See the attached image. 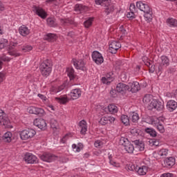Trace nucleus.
I'll return each mask as SVG.
<instances>
[{"mask_svg": "<svg viewBox=\"0 0 177 177\" xmlns=\"http://www.w3.org/2000/svg\"><path fill=\"white\" fill-rule=\"evenodd\" d=\"M136 7L138 9H140L141 12H145L144 17L147 23H150V21L153 20V12L149 5L142 1H137Z\"/></svg>", "mask_w": 177, "mask_h": 177, "instance_id": "f257e3e1", "label": "nucleus"}, {"mask_svg": "<svg viewBox=\"0 0 177 177\" xmlns=\"http://www.w3.org/2000/svg\"><path fill=\"white\" fill-rule=\"evenodd\" d=\"M39 70L43 77H48L52 72V64L50 60L46 59L39 66Z\"/></svg>", "mask_w": 177, "mask_h": 177, "instance_id": "f03ea898", "label": "nucleus"}, {"mask_svg": "<svg viewBox=\"0 0 177 177\" xmlns=\"http://www.w3.org/2000/svg\"><path fill=\"white\" fill-rule=\"evenodd\" d=\"M119 143L121 146L124 147V150H126L127 152L129 153L130 154H132V153H133V150H135V147H133V145H132L131 142H129L128 138L122 137L120 139Z\"/></svg>", "mask_w": 177, "mask_h": 177, "instance_id": "7ed1b4c3", "label": "nucleus"}, {"mask_svg": "<svg viewBox=\"0 0 177 177\" xmlns=\"http://www.w3.org/2000/svg\"><path fill=\"white\" fill-rule=\"evenodd\" d=\"M37 133V131L32 129H28L23 130L20 132L19 136L22 140H28V139H31L34 138Z\"/></svg>", "mask_w": 177, "mask_h": 177, "instance_id": "20e7f679", "label": "nucleus"}, {"mask_svg": "<svg viewBox=\"0 0 177 177\" xmlns=\"http://www.w3.org/2000/svg\"><path fill=\"white\" fill-rule=\"evenodd\" d=\"M102 7L104 8V13H106V16H109V15H110L111 13H113L115 10V6L114 4L111 3V1H105V3H104Z\"/></svg>", "mask_w": 177, "mask_h": 177, "instance_id": "39448f33", "label": "nucleus"}, {"mask_svg": "<svg viewBox=\"0 0 177 177\" xmlns=\"http://www.w3.org/2000/svg\"><path fill=\"white\" fill-rule=\"evenodd\" d=\"M33 124L35 127H37V128H39V129H41V131H45L48 127V125L46 124V121L45 120H44L43 118H36L34 121H33Z\"/></svg>", "mask_w": 177, "mask_h": 177, "instance_id": "423d86ee", "label": "nucleus"}, {"mask_svg": "<svg viewBox=\"0 0 177 177\" xmlns=\"http://www.w3.org/2000/svg\"><path fill=\"white\" fill-rule=\"evenodd\" d=\"M92 59L96 64H102L104 62L103 56L97 50H95L92 53Z\"/></svg>", "mask_w": 177, "mask_h": 177, "instance_id": "0eeeda50", "label": "nucleus"}, {"mask_svg": "<svg viewBox=\"0 0 177 177\" xmlns=\"http://www.w3.org/2000/svg\"><path fill=\"white\" fill-rule=\"evenodd\" d=\"M39 158L42 160V161H46V162H52V161L57 160V156L52 153H44L42 155H40Z\"/></svg>", "mask_w": 177, "mask_h": 177, "instance_id": "6e6552de", "label": "nucleus"}, {"mask_svg": "<svg viewBox=\"0 0 177 177\" xmlns=\"http://www.w3.org/2000/svg\"><path fill=\"white\" fill-rule=\"evenodd\" d=\"M28 111L30 114H35L39 115V117H43L44 114H45V111L43 109L35 106H30Z\"/></svg>", "mask_w": 177, "mask_h": 177, "instance_id": "1a4fd4ad", "label": "nucleus"}, {"mask_svg": "<svg viewBox=\"0 0 177 177\" xmlns=\"http://www.w3.org/2000/svg\"><path fill=\"white\" fill-rule=\"evenodd\" d=\"M33 12H35L36 15H37V16L41 19H46V17H48V14L46 12H45V10L41 7L34 6Z\"/></svg>", "mask_w": 177, "mask_h": 177, "instance_id": "9d476101", "label": "nucleus"}, {"mask_svg": "<svg viewBox=\"0 0 177 177\" xmlns=\"http://www.w3.org/2000/svg\"><path fill=\"white\" fill-rule=\"evenodd\" d=\"M120 48H121V44L120 42L115 41H111L109 44V52L112 55H115Z\"/></svg>", "mask_w": 177, "mask_h": 177, "instance_id": "9b49d317", "label": "nucleus"}, {"mask_svg": "<svg viewBox=\"0 0 177 177\" xmlns=\"http://www.w3.org/2000/svg\"><path fill=\"white\" fill-rule=\"evenodd\" d=\"M24 160L28 164H37V162H38L37 156L30 153H26L25 154Z\"/></svg>", "mask_w": 177, "mask_h": 177, "instance_id": "f8f14e48", "label": "nucleus"}, {"mask_svg": "<svg viewBox=\"0 0 177 177\" xmlns=\"http://www.w3.org/2000/svg\"><path fill=\"white\" fill-rule=\"evenodd\" d=\"M175 162H176V160L174 157H169L163 161L162 165L164 168H171L175 165Z\"/></svg>", "mask_w": 177, "mask_h": 177, "instance_id": "ddd939ff", "label": "nucleus"}, {"mask_svg": "<svg viewBox=\"0 0 177 177\" xmlns=\"http://www.w3.org/2000/svg\"><path fill=\"white\" fill-rule=\"evenodd\" d=\"M128 86H129V90L127 91L129 92H131V93H136V92H139V91H140V85L138 82H133V83H129L128 84Z\"/></svg>", "mask_w": 177, "mask_h": 177, "instance_id": "4468645a", "label": "nucleus"}, {"mask_svg": "<svg viewBox=\"0 0 177 177\" xmlns=\"http://www.w3.org/2000/svg\"><path fill=\"white\" fill-rule=\"evenodd\" d=\"M115 121V118L113 116H103L100 118L99 122L101 125H107V124H113Z\"/></svg>", "mask_w": 177, "mask_h": 177, "instance_id": "2eb2a0df", "label": "nucleus"}, {"mask_svg": "<svg viewBox=\"0 0 177 177\" xmlns=\"http://www.w3.org/2000/svg\"><path fill=\"white\" fill-rule=\"evenodd\" d=\"M1 125H3L5 128H8L9 129H12L13 128V126H12V124L10 123V120H9V118L7 116L3 118L0 120Z\"/></svg>", "mask_w": 177, "mask_h": 177, "instance_id": "dca6fc26", "label": "nucleus"}, {"mask_svg": "<svg viewBox=\"0 0 177 177\" xmlns=\"http://www.w3.org/2000/svg\"><path fill=\"white\" fill-rule=\"evenodd\" d=\"M73 64L77 70L85 71V63L82 59H80L79 61L73 59Z\"/></svg>", "mask_w": 177, "mask_h": 177, "instance_id": "f3484780", "label": "nucleus"}, {"mask_svg": "<svg viewBox=\"0 0 177 177\" xmlns=\"http://www.w3.org/2000/svg\"><path fill=\"white\" fill-rule=\"evenodd\" d=\"M128 90H129V86H128V85L124 83H119L117 84L116 91L119 93H121V92H125Z\"/></svg>", "mask_w": 177, "mask_h": 177, "instance_id": "a211bd4d", "label": "nucleus"}, {"mask_svg": "<svg viewBox=\"0 0 177 177\" xmlns=\"http://www.w3.org/2000/svg\"><path fill=\"white\" fill-rule=\"evenodd\" d=\"M19 34L22 35V37H27V35H30V29L24 25L19 28Z\"/></svg>", "mask_w": 177, "mask_h": 177, "instance_id": "6ab92c4d", "label": "nucleus"}, {"mask_svg": "<svg viewBox=\"0 0 177 177\" xmlns=\"http://www.w3.org/2000/svg\"><path fill=\"white\" fill-rule=\"evenodd\" d=\"M177 102L175 100H169L167 104V109L169 111H174V110H176Z\"/></svg>", "mask_w": 177, "mask_h": 177, "instance_id": "aec40b11", "label": "nucleus"}, {"mask_svg": "<svg viewBox=\"0 0 177 177\" xmlns=\"http://www.w3.org/2000/svg\"><path fill=\"white\" fill-rule=\"evenodd\" d=\"M71 96L73 100L78 99V97L81 96V89L80 88L73 89L71 92Z\"/></svg>", "mask_w": 177, "mask_h": 177, "instance_id": "412c9836", "label": "nucleus"}, {"mask_svg": "<svg viewBox=\"0 0 177 177\" xmlns=\"http://www.w3.org/2000/svg\"><path fill=\"white\" fill-rule=\"evenodd\" d=\"M1 139L6 143H10L12 142V133L10 131L5 133Z\"/></svg>", "mask_w": 177, "mask_h": 177, "instance_id": "4be33fe9", "label": "nucleus"}, {"mask_svg": "<svg viewBox=\"0 0 177 177\" xmlns=\"http://www.w3.org/2000/svg\"><path fill=\"white\" fill-rule=\"evenodd\" d=\"M79 127L81 128L80 133L82 135H85L87 131L86 129V122L85 120H82L79 122Z\"/></svg>", "mask_w": 177, "mask_h": 177, "instance_id": "5701e85b", "label": "nucleus"}, {"mask_svg": "<svg viewBox=\"0 0 177 177\" xmlns=\"http://www.w3.org/2000/svg\"><path fill=\"white\" fill-rule=\"evenodd\" d=\"M153 95H150V94H147L145 95V97L142 99V102L145 106V107L147 106V105H148L151 100H153Z\"/></svg>", "mask_w": 177, "mask_h": 177, "instance_id": "b1692460", "label": "nucleus"}, {"mask_svg": "<svg viewBox=\"0 0 177 177\" xmlns=\"http://www.w3.org/2000/svg\"><path fill=\"white\" fill-rule=\"evenodd\" d=\"M145 131L146 133H148V135H150L152 138H156L157 137V131L153 128H146L145 129Z\"/></svg>", "mask_w": 177, "mask_h": 177, "instance_id": "393cba45", "label": "nucleus"}, {"mask_svg": "<svg viewBox=\"0 0 177 177\" xmlns=\"http://www.w3.org/2000/svg\"><path fill=\"white\" fill-rule=\"evenodd\" d=\"M17 46V43H14L12 46H10L8 48V54L10 55V56H15V57H17V56H20V53H16L15 51L12 50L13 49V47Z\"/></svg>", "mask_w": 177, "mask_h": 177, "instance_id": "a878e982", "label": "nucleus"}, {"mask_svg": "<svg viewBox=\"0 0 177 177\" xmlns=\"http://www.w3.org/2000/svg\"><path fill=\"white\" fill-rule=\"evenodd\" d=\"M133 142L134 145L137 146L138 149H139L140 151H143V150H145V143H143V142L140 141L139 140H136Z\"/></svg>", "mask_w": 177, "mask_h": 177, "instance_id": "bb28decb", "label": "nucleus"}, {"mask_svg": "<svg viewBox=\"0 0 177 177\" xmlns=\"http://www.w3.org/2000/svg\"><path fill=\"white\" fill-rule=\"evenodd\" d=\"M143 63L145 66H147V67H149V73H154V71H156V65L154 64H151V63H150V62L147 61L145 62L143 61Z\"/></svg>", "mask_w": 177, "mask_h": 177, "instance_id": "cd10ccee", "label": "nucleus"}, {"mask_svg": "<svg viewBox=\"0 0 177 177\" xmlns=\"http://www.w3.org/2000/svg\"><path fill=\"white\" fill-rule=\"evenodd\" d=\"M136 172L138 174V175L140 176L146 175V174H147V167L142 166L141 167H139L138 166Z\"/></svg>", "mask_w": 177, "mask_h": 177, "instance_id": "c85d7f7f", "label": "nucleus"}, {"mask_svg": "<svg viewBox=\"0 0 177 177\" xmlns=\"http://www.w3.org/2000/svg\"><path fill=\"white\" fill-rule=\"evenodd\" d=\"M60 22L64 26H70L71 24H74V20L67 18V19H60Z\"/></svg>", "mask_w": 177, "mask_h": 177, "instance_id": "c756f323", "label": "nucleus"}, {"mask_svg": "<svg viewBox=\"0 0 177 177\" xmlns=\"http://www.w3.org/2000/svg\"><path fill=\"white\" fill-rule=\"evenodd\" d=\"M66 73H67L68 77H69L71 81H73V80H74V78H75V75H74V68H67Z\"/></svg>", "mask_w": 177, "mask_h": 177, "instance_id": "7c9ffc66", "label": "nucleus"}, {"mask_svg": "<svg viewBox=\"0 0 177 177\" xmlns=\"http://www.w3.org/2000/svg\"><path fill=\"white\" fill-rule=\"evenodd\" d=\"M55 100H57L58 103H60V104H66V103H68V98L67 97H55Z\"/></svg>", "mask_w": 177, "mask_h": 177, "instance_id": "2f4dec72", "label": "nucleus"}, {"mask_svg": "<svg viewBox=\"0 0 177 177\" xmlns=\"http://www.w3.org/2000/svg\"><path fill=\"white\" fill-rule=\"evenodd\" d=\"M75 10L76 12H82L83 10H88V6L82 4H76L75 6Z\"/></svg>", "mask_w": 177, "mask_h": 177, "instance_id": "473e14b6", "label": "nucleus"}, {"mask_svg": "<svg viewBox=\"0 0 177 177\" xmlns=\"http://www.w3.org/2000/svg\"><path fill=\"white\" fill-rule=\"evenodd\" d=\"M44 39L46 41H48L49 42H52L53 41H55L56 39V35L48 33L44 36Z\"/></svg>", "mask_w": 177, "mask_h": 177, "instance_id": "72a5a7b5", "label": "nucleus"}, {"mask_svg": "<svg viewBox=\"0 0 177 177\" xmlns=\"http://www.w3.org/2000/svg\"><path fill=\"white\" fill-rule=\"evenodd\" d=\"M72 148L73 149L74 151H77V153L81 151V150H82V149H84V144L80 142L77 145L73 144L72 145Z\"/></svg>", "mask_w": 177, "mask_h": 177, "instance_id": "f704fd0d", "label": "nucleus"}, {"mask_svg": "<svg viewBox=\"0 0 177 177\" xmlns=\"http://www.w3.org/2000/svg\"><path fill=\"white\" fill-rule=\"evenodd\" d=\"M160 59H161L160 64L162 66H166V67L169 66V59L168 58V57L162 55L161 56Z\"/></svg>", "mask_w": 177, "mask_h": 177, "instance_id": "c9c22d12", "label": "nucleus"}, {"mask_svg": "<svg viewBox=\"0 0 177 177\" xmlns=\"http://www.w3.org/2000/svg\"><path fill=\"white\" fill-rule=\"evenodd\" d=\"M167 23L169 27H177V20L174 18H169L167 19Z\"/></svg>", "mask_w": 177, "mask_h": 177, "instance_id": "e433bc0d", "label": "nucleus"}, {"mask_svg": "<svg viewBox=\"0 0 177 177\" xmlns=\"http://www.w3.org/2000/svg\"><path fill=\"white\" fill-rule=\"evenodd\" d=\"M47 24L49 27H56L57 23H56V19L55 18H48Z\"/></svg>", "mask_w": 177, "mask_h": 177, "instance_id": "4c0bfd02", "label": "nucleus"}, {"mask_svg": "<svg viewBox=\"0 0 177 177\" xmlns=\"http://www.w3.org/2000/svg\"><path fill=\"white\" fill-rule=\"evenodd\" d=\"M155 109L158 111H162L164 110V103L160 102L159 100H156Z\"/></svg>", "mask_w": 177, "mask_h": 177, "instance_id": "58836bf2", "label": "nucleus"}, {"mask_svg": "<svg viewBox=\"0 0 177 177\" xmlns=\"http://www.w3.org/2000/svg\"><path fill=\"white\" fill-rule=\"evenodd\" d=\"M108 110L111 114H115L118 111L117 106L114 104H110L108 106Z\"/></svg>", "mask_w": 177, "mask_h": 177, "instance_id": "ea45409f", "label": "nucleus"}, {"mask_svg": "<svg viewBox=\"0 0 177 177\" xmlns=\"http://www.w3.org/2000/svg\"><path fill=\"white\" fill-rule=\"evenodd\" d=\"M130 120H131L132 122H138V121H139V114L135 112L131 113Z\"/></svg>", "mask_w": 177, "mask_h": 177, "instance_id": "a19ab883", "label": "nucleus"}, {"mask_svg": "<svg viewBox=\"0 0 177 177\" xmlns=\"http://www.w3.org/2000/svg\"><path fill=\"white\" fill-rule=\"evenodd\" d=\"M50 125L53 129H59V124L55 119H50Z\"/></svg>", "mask_w": 177, "mask_h": 177, "instance_id": "79ce46f5", "label": "nucleus"}, {"mask_svg": "<svg viewBox=\"0 0 177 177\" xmlns=\"http://www.w3.org/2000/svg\"><path fill=\"white\" fill-rule=\"evenodd\" d=\"M121 121L122 124H124V125H125L126 127H128V125H129V117H128V115H122L121 116Z\"/></svg>", "mask_w": 177, "mask_h": 177, "instance_id": "37998d69", "label": "nucleus"}, {"mask_svg": "<svg viewBox=\"0 0 177 177\" xmlns=\"http://www.w3.org/2000/svg\"><path fill=\"white\" fill-rule=\"evenodd\" d=\"M156 103H157V100H152L151 101V102H149V104H148V105H147V106H145V107H147V109H148V110H150V111H151V110H153V109H155V107H156Z\"/></svg>", "mask_w": 177, "mask_h": 177, "instance_id": "c03bdc74", "label": "nucleus"}, {"mask_svg": "<svg viewBox=\"0 0 177 177\" xmlns=\"http://www.w3.org/2000/svg\"><path fill=\"white\" fill-rule=\"evenodd\" d=\"M158 156H160V157H162V158L167 157V156H168V149H160L158 152Z\"/></svg>", "mask_w": 177, "mask_h": 177, "instance_id": "a18cd8bd", "label": "nucleus"}, {"mask_svg": "<svg viewBox=\"0 0 177 177\" xmlns=\"http://www.w3.org/2000/svg\"><path fill=\"white\" fill-rule=\"evenodd\" d=\"M92 21H93V18H88V19L84 23V27L86 28H89L92 26Z\"/></svg>", "mask_w": 177, "mask_h": 177, "instance_id": "49530a36", "label": "nucleus"}, {"mask_svg": "<svg viewBox=\"0 0 177 177\" xmlns=\"http://www.w3.org/2000/svg\"><path fill=\"white\" fill-rule=\"evenodd\" d=\"M131 133L134 136H138L140 133V129H133L131 130Z\"/></svg>", "mask_w": 177, "mask_h": 177, "instance_id": "de8ad7c7", "label": "nucleus"}, {"mask_svg": "<svg viewBox=\"0 0 177 177\" xmlns=\"http://www.w3.org/2000/svg\"><path fill=\"white\" fill-rule=\"evenodd\" d=\"M8 45V40L3 39L0 41V49H3Z\"/></svg>", "mask_w": 177, "mask_h": 177, "instance_id": "09e8293b", "label": "nucleus"}, {"mask_svg": "<svg viewBox=\"0 0 177 177\" xmlns=\"http://www.w3.org/2000/svg\"><path fill=\"white\" fill-rule=\"evenodd\" d=\"M157 129L158 131H159L160 133H164V132H165V129L164 128V125H162V124H158Z\"/></svg>", "mask_w": 177, "mask_h": 177, "instance_id": "8fccbe9b", "label": "nucleus"}, {"mask_svg": "<svg viewBox=\"0 0 177 177\" xmlns=\"http://www.w3.org/2000/svg\"><path fill=\"white\" fill-rule=\"evenodd\" d=\"M22 50L24 52H30V50H32V46H28V45H25L23 46Z\"/></svg>", "mask_w": 177, "mask_h": 177, "instance_id": "3c124183", "label": "nucleus"}, {"mask_svg": "<svg viewBox=\"0 0 177 177\" xmlns=\"http://www.w3.org/2000/svg\"><path fill=\"white\" fill-rule=\"evenodd\" d=\"M110 95L111 97H117V90L111 88L110 91Z\"/></svg>", "mask_w": 177, "mask_h": 177, "instance_id": "603ef678", "label": "nucleus"}, {"mask_svg": "<svg viewBox=\"0 0 177 177\" xmlns=\"http://www.w3.org/2000/svg\"><path fill=\"white\" fill-rule=\"evenodd\" d=\"M127 168L129 171H135L136 172L138 171V166L135 167V165H129Z\"/></svg>", "mask_w": 177, "mask_h": 177, "instance_id": "864d4df0", "label": "nucleus"}, {"mask_svg": "<svg viewBox=\"0 0 177 177\" xmlns=\"http://www.w3.org/2000/svg\"><path fill=\"white\" fill-rule=\"evenodd\" d=\"M106 2H109V0H95V3L97 5H101V6H103Z\"/></svg>", "mask_w": 177, "mask_h": 177, "instance_id": "5fc2aeb1", "label": "nucleus"}, {"mask_svg": "<svg viewBox=\"0 0 177 177\" xmlns=\"http://www.w3.org/2000/svg\"><path fill=\"white\" fill-rule=\"evenodd\" d=\"M128 19H133L135 17V12L133 11H130L127 15Z\"/></svg>", "mask_w": 177, "mask_h": 177, "instance_id": "6e6d98bb", "label": "nucleus"}, {"mask_svg": "<svg viewBox=\"0 0 177 177\" xmlns=\"http://www.w3.org/2000/svg\"><path fill=\"white\" fill-rule=\"evenodd\" d=\"M130 12H136V8L135 6V3H131L129 7Z\"/></svg>", "mask_w": 177, "mask_h": 177, "instance_id": "4d7b16f0", "label": "nucleus"}, {"mask_svg": "<svg viewBox=\"0 0 177 177\" xmlns=\"http://www.w3.org/2000/svg\"><path fill=\"white\" fill-rule=\"evenodd\" d=\"M6 116V113H5V112L2 109H0V119L2 120Z\"/></svg>", "mask_w": 177, "mask_h": 177, "instance_id": "13d9d810", "label": "nucleus"}, {"mask_svg": "<svg viewBox=\"0 0 177 177\" xmlns=\"http://www.w3.org/2000/svg\"><path fill=\"white\" fill-rule=\"evenodd\" d=\"M153 146H158V145H160V142H158V140L153 139L151 140V142Z\"/></svg>", "mask_w": 177, "mask_h": 177, "instance_id": "bf43d9fd", "label": "nucleus"}, {"mask_svg": "<svg viewBox=\"0 0 177 177\" xmlns=\"http://www.w3.org/2000/svg\"><path fill=\"white\" fill-rule=\"evenodd\" d=\"M64 88H66V83H64L62 85L59 86L57 92H60V91H63Z\"/></svg>", "mask_w": 177, "mask_h": 177, "instance_id": "052dcab7", "label": "nucleus"}, {"mask_svg": "<svg viewBox=\"0 0 177 177\" xmlns=\"http://www.w3.org/2000/svg\"><path fill=\"white\" fill-rule=\"evenodd\" d=\"M109 163L111 164V165H113V167H118V163L113 160V159L109 160Z\"/></svg>", "mask_w": 177, "mask_h": 177, "instance_id": "680f3d73", "label": "nucleus"}, {"mask_svg": "<svg viewBox=\"0 0 177 177\" xmlns=\"http://www.w3.org/2000/svg\"><path fill=\"white\" fill-rule=\"evenodd\" d=\"M38 97H39L40 99H41V100H44V102H46V97L42 94H38L37 95Z\"/></svg>", "mask_w": 177, "mask_h": 177, "instance_id": "e2e57ef3", "label": "nucleus"}, {"mask_svg": "<svg viewBox=\"0 0 177 177\" xmlns=\"http://www.w3.org/2000/svg\"><path fill=\"white\" fill-rule=\"evenodd\" d=\"M172 176H174V174L170 173H166V174H162L160 177H172Z\"/></svg>", "mask_w": 177, "mask_h": 177, "instance_id": "0e129e2a", "label": "nucleus"}, {"mask_svg": "<svg viewBox=\"0 0 177 177\" xmlns=\"http://www.w3.org/2000/svg\"><path fill=\"white\" fill-rule=\"evenodd\" d=\"M68 138V135H66L65 136H64L62 139H61V142L62 143H66V142L67 141V138Z\"/></svg>", "mask_w": 177, "mask_h": 177, "instance_id": "69168bd1", "label": "nucleus"}, {"mask_svg": "<svg viewBox=\"0 0 177 177\" xmlns=\"http://www.w3.org/2000/svg\"><path fill=\"white\" fill-rule=\"evenodd\" d=\"M102 84H109V81H107V78L106 77H102Z\"/></svg>", "mask_w": 177, "mask_h": 177, "instance_id": "338daca9", "label": "nucleus"}, {"mask_svg": "<svg viewBox=\"0 0 177 177\" xmlns=\"http://www.w3.org/2000/svg\"><path fill=\"white\" fill-rule=\"evenodd\" d=\"M100 141H95L94 145L95 146V147H100Z\"/></svg>", "mask_w": 177, "mask_h": 177, "instance_id": "774afa93", "label": "nucleus"}]
</instances>
